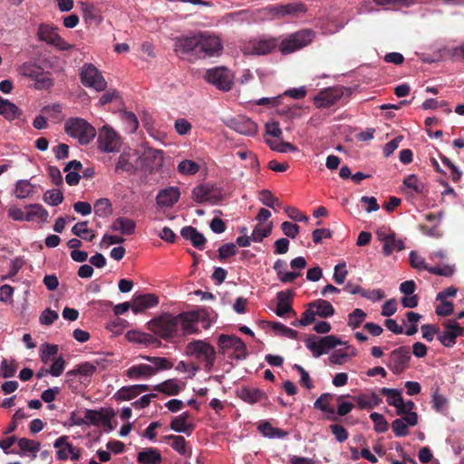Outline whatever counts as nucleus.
Segmentation results:
<instances>
[{
	"instance_id": "obj_35",
	"label": "nucleus",
	"mask_w": 464,
	"mask_h": 464,
	"mask_svg": "<svg viewBox=\"0 0 464 464\" xmlns=\"http://www.w3.org/2000/svg\"><path fill=\"white\" fill-rule=\"evenodd\" d=\"M259 431L268 438H285L288 432L279 428L273 427L268 421H264L258 426Z\"/></svg>"
},
{
	"instance_id": "obj_10",
	"label": "nucleus",
	"mask_w": 464,
	"mask_h": 464,
	"mask_svg": "<svg viewBox=\"0 0 464 464\" xmlns=\"http://www.w3.org/2000/svg\"><path fill=\"white\" fill-rule=\"evenodd\" d=\"M267 19L273 17L298 16L300 14L306 12V6L301 2L278 4L268 5L266 7Z\"/></svg>"
},
{
	"instance_id": "obj_47",
	"label": "nucleus",
	"mask_w": 464,
	"mask_h": 464,
	"mask_svg": "<svg viewBox=\"0 0 464 464\" xmlns=\"http://www.w3.org/2000/svg\"><path fill=\"white\" fill-rule=\"evenodd\" d=\"M266 142L267 143V145L270 147V149L272 150H275L277 152L284 153V152H287V151H296L297 150V148L295 145L291 144L290 142H286V141H283V140H280V141L272 140L269 139H266Z\"/></svg>"
},
{
	"instance_id": "obj_57",
	"label": "nucleus",
	"mask_w": 464,
	"mask_h": 464,
	"mask_svg": "<svg viewBox=\"0 0 464 464\" xmlns=\"http://www.w3.org/2000/svg\"><path fill=\"white\" fill-rule=\"evenodd\" d=\"M44 200L52 206H58L63 202V195L60 190H47L44 195Z\"/></svg>"
},
{
	"instance_id": "obj_16",
	"label": "nucleus",
	"mask_w": 464,
	"mask_h": 464,
	"mask_svg": "<svg viewBox=\"0 0 464 464\" xmlns=\"http://www.w3.org/2000/svg\"><path fill=\"white\" fill-rule=\"evenodd\" d=\"M192 198L198 204H217L222 199L220 190L209 184H200L192 190Z\"/></svg>"
},
{
	"instance_id": "obj_30",
	"label": "nucleus",
	"mask_w": 464,
	"mask_h": 464,
	"mask_svg": "<svg viewBox=\"0 0 464 464\" xmlns=\"http://www.w3.org/2000/svg\"><path fill=\"white\" fill-rule=\"evenodd\" d=\"M333 394L331 393H323L314 403V408L322 411L323 412L328 413V420H336L334 417V410L330 407V401L333 399Z\"/></svg>"
},
{
	"instance_id": "obj_63",
	"label": "nucleus",
	"mask_w": 464,
	"mask_h": 464,
	"mask_svg": "<svg viewBox=\"0 0 464 464\" xmlns=\"http://www.w3.org/2000/svg\"><path fill=\"white\" fill-rule=\"evenodd\" d=\"M285 212L287 214V217L295 221L299 222H307L309 218L303 214L298 208L295 207H285Z\"/></svg>"
},
{
	"instance_id": "obj_55",
	"label": "nucleus",
	"mask_w": 464,
	"mask_h": 464,
	"mask_svg": "<svg viewBox=\"0 0 464 464\" xmlns=\"http://www.w3.org/2000/svg\"><path fill=\"white\" fill-rule=\"evenodd\" d=\"M96 371V367L90 362H85L77 366V368L67 372V376H75L77 374L82 376H91Z\"/></svg>"
},
{
	"instance_id": "obj_18",
	"label": "nucleus",
	"mask_w": 464,
	"mask_h": 464,
	"mask_svg": "<svg viewBox=\"0 0 464 464\" xmlns=\"http://www.w3.org/2000/svg\"><path fill=\"white\" fill-rule=\"evenodd\" d=\"M99 148L105 152L118 151L121 147L120 138L111 128L103 126L99 132Z\"/></svg>"
},
{
	"instance_id": "obj_32",
	"label": "nucleus",
	"mask_w": 464,
	"mask_h": 464,
	"mask_svg": "<svg viewBox=\"0 0 464 464\" xmlns=\"http://www.w3.org/2000/svg\"><path fill=\"white\" fill-rule=\"evenodd\" d=\"M154 391L165 393L169 396L178 395L182 387L178 383V382L174 379H169L153 388Z\"/></svg>"
},
{
	"instance_id": "obj_3",
	"label": "nucleus",
	"mask_w": 464,
	"mask_h": 464,
	"mask_svg": "<svg viewBox=\"0 0 464 464\" xmlns=\"http://www.w3.org/2000/svg\"><path fill=\"white\" fill-rule=\"evenodd\" d=\"M148 329L165 341L179 337L176 315L164 313L148 322Z\"/></svg>"
},
{
	"instance_id": "obj_21",
	"label": "nucleus",
	"mask_w": 464,
	"mask_h": 464,
	"mask_svg": "<svg viewBox=\"0 0 464 464\" xmlns=\"http://www.w3.org/2000/svg\"><path fill=\"white\" fill-rule=\"evenodd\" d=\"M180 191L178 187L160 189L156 197L157 205L160 208H172L179 199Z\"/></svg>"
},
{
	"instance_id": "obj_5",
	"label": "nucleus",
	"mask_w": 464,
	"mask_h": 464,
	"mask_svg": "<svg viewBox=\"0 0 464 464\" xmlns=\"http://www.w3.org/2000/svg\"><path fill=\"white\" fill-rule=\"evenodd\" d=\"M314 35V32L311 29H302L290 34L279 42V51L284 55L296 52L310 44Z\"/></svg>"
},
{
	"instance_id": "obj_42",
	"label": "nucleus",
	"mask_w": 464,
	"mask_h": 464,
	"mask_svg": "<svg viewBox=\"0 0 464 464\" xmlns=\"http://www.w3.org/2000/svg\"><path fill=\"white\" fill-rule=\"evenodd\" d=\"M17 445L22 451L33 453V457H36V452L40 450L41 444L38 441L29 440L26 438H21L17 440Z\"/></svg>"
},
{
	"instance_id": "obj_36",
	"label": "nucleus",
	"mask_w": 464,
	"mask_h": 464,
	"mask_svg": "<svg viewBox=\"0 0 464 464\" xmlns=\"http://www.w3.org/2000/svg\"><path fill=\"white\" fill-rule=\"evenodd\" d=\"M405 246L401 239L395 237V233L391 235V237L386 240L383 245L382 252L385 256H391L394 251H401Z\"/></svg>"
},
{
	"instance_id": "obj_4",
	"label": "nucleus",
	"mask_w": 464,
	"mask_h": 464,
	"mask_svg": "<svg viewBox=\"0 0 464 464\" xmlns=\"http://www.w3.org/2000/svg\"><path fill=\"white\" fill-rule=\"evenodd\" d=\"M64 131L72 138L77 139L82 145L89 144L95 137L96 130L82 118L72 117L64 123Z\"/></svg>"
},
{
	"instance_id": "obj_59",
	"label": "nucleus",
	"mask_w": 464,
	"mask_h": 464,
	"mask_svg": "<svg viewBox=\"0 0 464 464\" xmlns=\"http://www.w3.org/2000/svg\"><path fill=\"white\" fill-rule=\"evenodd\" d=\"M272 232V223L266 227L256 226L252 232V240L255 242H261L265 237H267Z\"/></svg>"
},
{
	"instance_id": "obj_11",
	"label": "nucleus",
	"mask_w": 464,
	"mask_h": 464,
	"mask_svg": "<svg viewBox=\"0 0 464 464\" xmlns=\"http://www.w3.org/2000/svg\"><path fill=\"white\" fill-rule=\"evenodd\" d=\"M411 350L409 346L394 349L389 355L387 367L394 373L401 374L409 368Z\"/></svg>"
},
{
	"instance_id": "obj_31",
	"label": "nucleus",
	"mask_w": 464,
	"mask_h": 464,
	"mask_svg": "<svg viewBox=\"0 0 464 464\" xmlns=\"http://www.w3.org/2000/svg\"><path fill=\"white\" fill-rule=\"evenodd\" d=\"M308 305L315 308L316 310L314 312L316 313V315L322 318L331 317L334 314V306L326 300L318 299L310 303Z\"/></svg>"
},
{
	"instance_id": "obj_51",
	"label": "nucleus",
	"mask_w": 464,
	"mask_h": 464,
	"mask_svg": "<svg viewBox=\"0 0 464 464\" xmlns=\"http://www.w3.org/2000/svg\"><path fill=\"white\" fill-rule=\"evenodd\" d=\"M365 317L366 314L362 309L356 308L348 315L347 324L352 329H356L360 327Z\"/></svg>"
},
{
	"instance_id": "obj_17",
	"label": "nucleus",
	"mask_w": 464,
	"mask_h": 464,
	"mask_svg": "<svg viewBox=\"0 0 464 464\" xmlns=\"http://www.w3.org/2000/svg\"><path fill=\"white\" fill-rule=\"evenodd\" d=\"M37 36L40 41L56 46L60 50H68L71 47L70 44L58 34L56 28L50 24H41L38 27Z\"/></svg>"
},
{
	"instance_id": "obj_38",
	"label": "nucleus",
	"mask_w": 464,
	"mask_h": 464,
	"mask_svg": "<svg viewBox=\"0 0 464 464\" xmlns=\"http://www.w3.org/2000/svg\"><path fill=\"white\" fill-rule=\"evenodd\" d=\"M381 393L387 396V403L395 408L402 404L401 392L397 389L382 388Z\"/></svg>"
},
{
	"instance_id": "obj_25",
	"label": "nucleus",
	"mask_w": 464,
	"mask_h": 464,
	"mask_svg": "<svg viewBox=\"0 0 464 464\" xmlns=\"http://www.w3.org/2000/svg\"><path fill=\"white\" fill-rule=\"evenodd\" d=\"M180 234L184 239L189 240L196 248L199 250H203L205 248L207 239L204 235L198 232L194 227H184L181 229Z\"/></svg>"
},
{
	"instance_id": "obj_39",
	"label": "nucleus",
	"mask_w": 464,
	"mask_h": 464,
	"mask_svg": "<svg viewBox=\"0 0 464 464\" xmlns=\"http://www.w3.org/2000/svg\"><path fill=\"white\" fill-rule=\"evenodd\" d=\"M48 217V212L43 208L42 205L34 204L29 207L28 211L25 213V220L32 221L34 218L45 220Z\"/></svg>"
},
{
	"instance_id": "obj_41",
	"label": "nucleus",
	"mask_w": 464,
	"mask_h": 464,
	"mask_svg": "<svg viewBox=\"0 0 464 464\" xmlns=\"http://www.w3.org/2000/svg\"><path fill=\"white\" fill-rule=\"evenodd\" d=\"M259 200L268 208L276 209V208H281L282 203L279 199L275 197L272 192L268 189H263L259 193Z\"/></svg>"
},
{
	"instance_id": "obj_40",
	"label": "nucleus",
	"mask_w": 464,
	"mask_h": 464,
	"mask_svg": "<svg viewBox=\"0 0 464 464\" xmlns=\"http://www.w3.org/2000/svg\"><path fill=\"white\" fill-rule=\"evenodd\" d=\"M94 213L100 217H108L112 213L111 201L106 198H99L94 203Z\"/></svg>"
},
{
	"instance_id": "obj_24",
	"label": "nucleus",
	"mask_w": 464,
	"mask_h": 464,
	"mask_svg": "<svg viewBox=\"0 0 464 464\" xmlns=\"http://www.w3.org/2000/svg\"><path fill=\"white\" fill-rule=\"evenodd\" d=\"M458 330H460V325L458 323L449 322L445 324L443 332L439 331L437 338L443 346L452 347L456 343L457 337L459 336V333L455 332Z\"/></svg>"
},
{
	"instance_id": "obj_22",
	"label": "nucleus",
	"mask_w": 464,
	"mask_h": 464,
	"mask_svg": "<svg viewBox=\"0 0 464 464\" xmlns=\"http://www.w3.org/2000/svg\"><path fill=\"white\" fill-rule=\"evenodd\" d=\"M295 296V292L293 290L280 291L276 295L277 298V305L275 313L276 315L283 317L287 313H292L294 315L295 312L292 307V301Z\"/></svg>"
},
{
	"instance_id": "obj_46",
	"label": "nucleus",
	"mask_w": 464,
	"mask_h": 464,
	"mask_svg": "<svg viewBox=\"0 0 464 464\" xmlns=\"http://www.w3.org/2000/svg\"><path fill=\"white\" fill-rule=\"evenodd\" d=\"M403 185L410 189H412L416 194H423L425 186L423 183L419 181L418 178L414 174L408 175L403 179Z\"/></svg>"
},
{
	"instance_id": "obj_48",
	"label": "nucleus",
	"mask_w": 464,
	"mask_h": 464,
	"mask_svg": "<svg viewBox=\"0 0 464 464\" xmlns=\"http://www.w3.org/2000/svg\"><path fill=\"white\" fill-rule=\"evenodd\" d=\"M43 68L32 63H24L20 67V73L27 78L35 80L41 73Z\"/></svg>"
},
{
	"instance_id": "obj_12",
	"label": "nucleus",
	"mask_w": 464,
	"mask_h": 464,
	"mask_svg": "<svg viewBox=\"0 0 464 464\" xmlns=\"http://www.w3.org/2000/svg\"><path fill=\"white\" fill-rule=\"evenodd\" d=\"M179 337L199 333L198 314L196 311L181 312L176 315Z\"/></svg>"
},
{
	"instance_id": "obj_37",
	"label": "nucleus",
	"mask_w": 464,
	"mask_h": 464,
	"mask_svg": "<svg viewBox=\"0 0 464 464\" xmlns=\"http://www.w3.org/2000/svg\"><path fill=\"white\" fill-rule=\"evenodd\" d=\"M135 385L123 386L119 389L113 395L117 401H130L138 396Z\"/></svg>"
},
{
	"instance_id": "obj_49",
	"label": "nucleus",
	"mask_w": 464,
	"mask_h": 464,
	"mask_svg": "<svg viewBox=\"0 0 464 464\" xmlns=\"http://www.w3.org/2000/svg\"><path fill=\"white\" fill-rule=\"evenodd\" d=\"M0 114L3 115L5 119L12 121L20 117L22 115V111L16 105L7 100L5 106L2 107Z\"/></svg>"
},
{
	"instance_id": "obj_7",
	"label": "nucleus",
	"mask_w": 464,
	"mask_h": 464,
	"mask_svg": "<svg viewBox=\"0 0 464 464\" xmlns=\"http://www.w3.org/2000/svg\"><path fill=\"white\" fill-rule=\"evenodd\" d=\"M279 39L269 35H260L250 39L243 46V52L250 55H266L278 47Z\"/></svg>"
},
{
	"instance_id": "obj_34",
	"label": "nucleus",
	"mask_w": 464,
	"mask_h": 464,
	"mask_svg": "<svg viewBox=\"0 0 464 464\" xmlns=\"http://www.w3.org/2000/svg\"><path fill=\"white\" fill-rule=\"evenodd\" d=\"M87 221H81L76 223L72 228V232L74 236L82 238L88 242H92L95 238V234L92 230H90L87 227Z\"/></svg>"
},
{
	"instance_id": "obj_19",
	"label": "nucleus",
	"mask_w": 464,
	"mask_h": 464,
	"mask_svg": "<svg viewBox=\"0 0 464 464\" xmlns=\"http://www.w3.org/2000/svg\"><path fill=\"white\" fill-rule=\"evenodd\" d=\"M343 95L341 87H332L321 91L314 99L317 108H329L334 105Z\"/></svg>"
},
{
	"instance_id": "obj_20",
	"label": "nucleus",
	"mask_w": 464,
	"mask_h": 464,
	"mask_svg": "<svg viewBox=\"0 0 464 464\" xmlns=\"http://www.w3.org/2000/svg\"><path fill=\"white\" fill-rule=\"evenodd\" d=\"M227 126L235 131L246 136H253L257 132L256 123L246 116L239 115L229 120Z\"/></svg>"
},
{
	"instance_id": "obj_26",
	"label": "nucleus",
	"mask_w": 464,
	"mask_h": 464,
	"mask_svg": "<svg viewBox=\"0 0 464 464\" xmlns=\"http://www.w3.org/2000/svg\"><path fill=\"white\" fill-rule=\"evenodd\" d=\"M138 464H161L162 456L157 448H144L137 454Z\"/></svg>"
},
{
	"instance_id": "obj_60",
	"label": "nucleus",
	"mask_w": 464,
	"mask_h": 464,
	"mask_svg": "<svg viewBox=\"0 0 464 464\" xmlns=\"http://www.w3.org/2000/svg\"><path fill=\"white\" fill-rule=\"evenodd\" d=\"M237 253V246L233 243L224 244L218 248V257L220 260H225L230 256H235Z\"/></svg>"
},
{
	"instance_id": "obj_33",
	"label": "nucleus",
	"mask_w": 464,
	"mask_h": 464,
	"mask_svg": "<svg viewBox=\"0 0 464 464\" xmlns=\"http://www.w3.org/2000/svg\"><path fill=\"white\" fill-rule=\"evenodd\" d=\"M163 440L169 443L170 447L179 455L187 456V441L184 437L179 435H167Z\"/></svg>"
},
{
	"instance_id": "obj_13",
	"label": "nucleus",
	"mask_w": 464,
	"mask_h": 464,
	"mask_svg": "<svg viewBox=\"0 0 464 464\" xmlns=\"http://www.w3.org/2000/svg\"><path fill=\"white\" fill-rule=\"evenodd\" d=\"M56 450V458L59 460L65 461L71 459L72 461H78L81 459L82 450L74 447L70 441L68 436L59 437L53 443Z\"/></svg>"
},
{
	"instance_id": "obj_50",
	"label": "nucleus",
	"mask_w": 464,
	"mask_h": 464,
	"mask_svg": "<svg viewBox=\"0 0 464 464\" xmlns=\"http://www.w3.org/2000/svg\"><path fill=\"white\" fill-rule=\"evenodd\" d=\"M34 191V186L28 180H19L15 185V196L18 198H25Z\"/></svg>"
},
{
	"instance_id": "obj_52",
	"label": "nucleus",
	"mask_w": 464,
	"mask_h": 464,
	"mask_svg": "<svg viewBox=\"0 0 464 464\" xmlns=\"http://www.w3.org/2000/svg\"><path fill=\"white\" fill-rule=\"evenodd\" d=\"M40 75L34 80V86L38 90H48L53 85V80L51 78L50 72L42 70Z\"/></svg>"
},
{
	"instance_id": "obj_27",
	"label": "nucleus",
	"mask_w": 464,
	"mask_h": 464,
	"mask_svg": "<svg viewBox=\"0 0 464 464\" xmlns=\"http://www.w3.org/2000/svg\"><path fill=\"white\" fill-rule=\"evenodd\" d=\"M237 396L245 402L254 404L260 401L262 399L266 398V393L254 387H243L237 392Z\"/></svg>"
},
{
	"instance_id": "obj_2",
	"label": "nucleus",
	"mask_w": 464,
	"mask_h": 464,
	"mask_svg": "<svg viewBox=\"0 0 464 464\" xmlns=\"http://www.w3.org/2000/svg\"><path fill=\"white\" fill-rule=\"evenodd\" d=\"M150 364H136L125 371V375L131 380L148 379L160 371L169 370L173 363L165 357L143 356Z\"/></svg>"
},
{
	"instance_id": "obj_61",
	"label": "nucleus",
	"mask_w": 464,
	"mask_h": 464,
	"mask_svg": "<svg viewBox=\"0 0 464 464\" xmlns=\"http://www.w3.org/2000/svg\"><path fill=\"white\" fill-rule=\"evenodd\" d=\"M174 128L177 133L184 136L191 131L192 125L188 120L184 118H179L175 121Z\"/></svg>"
},
{
	"instance_id": "obj_29",
	"label": "nucleus",
	"mask_w": 464,
	"mask_h": 464,
	"mask_svg": "<svg viewBox=\"0 0 464 464\" xmlns=\"http://www.w3.org/2000/svg\"><path fill=\"white\" fill-rule=\"evenodd\" d=\"M360 409H372L380 405L382 398L374 392L369 394H361L354 398Z\"/></svg>"
},
{
	"instance_id": "obj_64",
	"label": "nucleus",
	"mask_w": 464,
	"mask_h": 464,
	"mask_svg": "<svg viewBox=\"0 0 464 464\" xmlns=\"http://www.w3.org/2000/svg\"><path fill=\"white\" fill-rule=\"evenodd\" d=\"M281 229L286 237L295 238L299 234L300 227L295 223L285 221L281 224Z\"/></svg>"
},
{
	"instance_id": "obj_28",
	"label": "nucleus",
	"mask_w": 464,
	"mask_h": 464,
	"mask_svg": "<svg viewBox=\"0 0 464 464\" xmlns=\"http://www.w3.org/2000/svg\"><path fill=\"white\" fill-rule=\"evenodd\" d=\"M136 223L134 220L129 218H116L111 226V229L114 231H120L123 235L130 236L135 233Z\"/></svg>"
},
{
	"instance_id": "obj_6",
	"label": "nucleus",
	"mask_w": 464,
	"mask_h": 464,
	"mask_svg": "<svg viewBox=\"0 0 464 464\" xmlns=\"http://www.w3.org/2000/svg\"><path fill=\"white\" fill-rule=\"evenodd\" d=\"M188 355L195 357L198 360L204 361L205 370L210 371L216 362V350L208 343L203 340H194L186 346Z\"/></svg>"
},
{
	"instance_id": "obj_1",
	"label": "nucleus",
	"mask_w": 464,
	"mask_h": 464,
	"mask_svg": "<svg viewBox=\"0 0 464 464\" xmlns=\"http://www.w3.org/2000/svg\"><path fill=\"white\" fill-rule=\"evenodd\" d=\"M223 50L220 38L209 32L181 35L174 40V52L179 57L194 62L219 56Z\"/></svg>"
},
{
	"instance_id": "obj_9",
	"label": "nucleus",
	"mask_w": 464,
	"mask_h": 464,
	"mask_svg": "<svg viewBox=\"0 0 464 464\" xmlns=\"http://www.w3.org/2000/svg\"><path fill=\"white\" fill-rule=\"evenodd\" d=\"M80 78L82 83L88 88H93L97 92L104 91L107 82L101 72L92 63H85L81 70Z\"/></svg>"
},
{
	"instance_id": "obj_62",
	"label": "nucleus",
	"mask_w": 464,
	"mask_h": 464,
	"mask_svg": "<svg viewBox=\"0 0 464 464\" xmlns=\"http://www.w3.org/2000/svg\"><path fill=\"white\" fill-rule=\"evenodd\" d=\"M392 429L397 437H404L409 433L408 425L401 419L394 420L392 423Z\"/></svg>"
},
{
	"instance_id": "obj_43",
	"label": "nucleus",
	"mask_w": 464,
	"mask_h": 464,
	"mask_svg": "<svg viewBox=\"0 0 464 464\" xmlns=\"http://www.w3.org/2000/svg\"><path fill=\"white\" fill-rule=\"evenodd\" d=\"M305 346L309 349L314 357H320L324 353L320 342V338L316 335L308 336L305 341Z\"/></svg>"
},
{
	"instance_id": "obj_54",
	"label": "nucleus",
	"mask_w": 464,
	"mask_h": 464,
	"mask_svg": "<svg viewBox=\"0 0 464 464\" xmlns=\"http://www.w3.org/2000/svg\"><path fill=\"white\" fill-rule=\"evenodd\" d=\"M370 419L372 420L374 424L373 429L377 433H383L388 430V422L382 414L372 412L370 415Z\"/></svg>"
},
{
	"instance_id": "obj_8",
	"label": "nucleus",
	"mask_w": 464,
	"mask_h": 464,
	"mask_svg": "<svg viewBox=\"0 0 464 464\" xmlns=\"http://www.w3.org/2000/svg\"><path fill=\"white\" fill-rule=\"evenodd\" d=\"M218 352L222 354H226L228 349H233V358L237 361L245 360L248 354L246 343L234 334H220L218 339Z\"/></svg>"
},
{
	"instance_id": "obj_53",
	"label": "nucleus",
	"mask_w": 464,
	"mask_h": 464,
	"mask_svg": "<svg viewBox=\"0 0 464 464\" xmlns=\"http://www.w3.org/2000/svg\"><path fill=\"white\" fill-rule=\"evenodd\" d=\"M409 260L411 266L419 270H426L430 272V269L431 266H430L426 262L425 259L420 256L416 251H411L409 255Z\"/></svg>"
},
{
	"instance_id": "obj_23",
	"label": "nucleus",
	"mask_w": 464,
	"mask_h": 464,
	"mask_svg": "<svg viewBox=\"0 0 464 464\" xmlns=\"http://www.w3.org/2000/svg\"><path fill=\"white\" fill-rule=\"evenodd\" d=\"M132 312L140 314L147 309L152 308L159 304V297L153 294H144L132 298Z\"/></svg>"
},
{
	"instance_id": "obj_15",
	"label": "nucleus",
	"mask_w": 464,
	"mask_h": 464,
	"mask_svg": "<svg viewBox=\"0 0 464 464\" xmlns=\"http://www.w3.org/2000/svg\"><path fill=\"white\" fill-rule=\"evenodd\" d=\"M266 7L259 9H243L227 14L226 17L233 22L247 24L263 22L267 19Z\"/></svg>"
},
{
	"instance_id": "obj_45",
	"label": "nucleus",
	"mask_w": 464,
	"mask_h": 464,
	"mask_svg": "<svg viewBox=\"0 0 464 464\" xmlns=\"http://www.w3.org/2000/svg\"><path fill=\"white\" fill-rule=\"evenodd\" d=\"M200 166L190 160H184L178 165V171L182 175H194L199 171Z\"/></svg>"
},
{
	"instance_id": "obj_58",
	"label": "nucleus",
	"mask_w": 464,
	"mask_h": 464,
	"mask_svg": "<svg viewBox=\"0 0 464 464\" xmlns=\"http://www.w3.org/2000/svg\"><path fill=\"white\" fill-rule=\"evenodd\" d=\"M17 365L11 362H9L6 359H3L0 366V372L3 378H11L15 375Z\"/></svg>"
},
{
	"instance_id": "obj_56",
	"label": "nucleus",
	"mask_w": 464,
	"mask_h": 464,
	"mask_svg": "<svg viewBox=\"0 0 464 464\" xmlns=\"http://www.w3.org/2000/svg\"><path fill=\"white\" fill-rule=\"evenodd\" d=\"M115 170L117 172H133L135 170L134 166L130 162V154L122 153L120 155Z\"/></svg>"
},
{
	"instance_id": "obj_44",
	"label": "nucleus",
	"mask_w": 464,
	"mask_h": 464,
	"mask_svg": "<svg viewBox=\"0 0 464 464\" xmlns=\"http://www.w3.org/2000/svg\"><path fill=\"white\" fill-rule=\"evenodd\" d=\"M169 428L176 432H182L189 436L195 429V426L191 423L185 422L180 420L179 418L175 417L172 419Z\"/></svg>"
},
{
	"instance_id": "obj_14",
	"label": "nucleus",
	"mask_w": 464,
	"mask_h": 464,
	"mask_svg": "<svg viewBox=\"0 0 464 464\" xmlns=\"http://www.w3.org/2000/svg\"><path fill=\"white\" fill-rule=\"evenodd\" d=\"M205 79L218 90L227 92L232 88L233 82L229 72L225 67H215L206 72Z\"/></svg>"
}]
</instances>
